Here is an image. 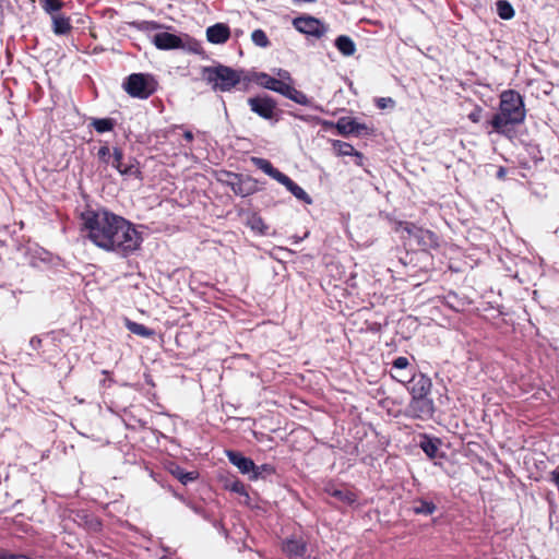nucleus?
<instances>
[{
	"mask_svg": "<svg viewBox=\"0 0 559 559\" xmlns=\"http://www.w3.org/2000/svg\"><path fill=\"white\" fill-rule=\"evenodd\" d=\"M80 230L95 247L129 259L142 250L147 226L136 224L106 206L86 205L78 215Z\"/></svg>",
	"mask_w": 559,
	"mask_h": 559,
	"instance_id": "nucleus-1",
	"label": "nucleus"
},
{
	"mask_svg": "<svg viewBox=\"0 0 559 559\" xmlns=\"http://www.w3.org/2000/svg\"><path fill=\"white\" fill-rule=\"evenodd\" d=\"M273 72L275 75L253 69V73L249 80H253L254 84L261 88L276 93L297 105L308 107L322 114H329V111L325 110L321 104L317 103L313 97H310L301 90L296 88V81L288 70L274 68Z\"/></svg>",
	"mask_w": 559,
	"mask_h": 559,
	"instance_id": "nucleus-2",
	"label": "nucleus"
},
{
	"mask_svg": "<svg viewBox=\"0 0 559 559\" xmlns=\"http://www.w3.org/2000/svg\"><path fill=\"white\" fill-rule=\"evenodd\" d=\"M526 117L524 96L516 90L509 88L500 94L499 108L487 121L493 131L511 139L513 127L524 122Z\"/></svg>",
	"mask_w": 559,
	"mask_h": 559,
	"instance_id": "nucleus-3",
	"label": "nucleus"
},
{
	"mask_svg": "<svg viewBox=\"0 0 559 559\" xmlns=\"http://www.w3.org/2000/svg\"><path fill=\"white\" fill-rule=\"evenodd\" d=\"M245 73L239 67L235 68L218 61H213V64L200 68L201 80L215 93L233 92L243 80L240 75Z\"/></svg>",
	"mask_w": 559,
	"mask_h": 559,
	"instance_id": "nucleus-4",
	"label": "nucleus"
},
{
	"mask_svg": "<svg viewBox=\"0 0 559 559\" xmlns=\"http://www.w3.org/2000/svg\"><path fill=\"white\" fill-rule=\"evenodd\" d=\"M152 44L158 50H182L189 53L199 55L202 59H209L200 40L187 33L171 29H162L151 36Z\"/></svg>",
	"mask_w": 559,
	"mask_h": 559,
	"instance_id": "nucleus-5",
	"label": "nucleus"
},
{
	"mask_svg": "<svg viewBox=\"0 0 559 559\" xmlns=\"http://www.w3.org/2000/svg\"><path fill=\"white\" fill-rule=\"evenodd\" d=\"M394 230L396 233H406L409 246H415L423 252H430V250H437L440 247V237L437 233L417 225L409 221H397L395 223Z\"/></svg>",
	"mask_w": 559,
	"mask_h": 559,
	"instance_id": "nucleus-6",
	"label": "nucleus"
},
{
	"mask_svg": "<svg viewBox=\"0 0 559 559\" xmlns=\"http://www.w3.org/2000/svg\"><path fill=\"white\" fill-rule=\"evenodd\" d=\"M122 90L132 98L147 99L158 88L156 75L150 72H133L122 80Z\"/></svg>",
	"mask_w": 559,
	"mask_h": 559,
	"instance_id": "nucleus-7",
	"label": "nucleus"
},
{
	"mask_svg": "<svg viewBox=\"0 0 559 559\" xmlns=\"http://www.w3.org/2000/svg\"><path fill=\"white\" fill-rule=\"evenodd\" d=\"M416 447L421 450L427 461L433 466L444 468L445 462L449 461L447 445L444 440L429 432H419L417 435Z\"/></svg>",
	"mask_w": 559,
	"mask_h": 559,
	"instance_id": "nucleus-8",
	"label": "nucleus"
},
{
	"mask_svg": "<svg viewBox=\"0 0 559 559\" xmlns=\"http://www.w3.org/2000/svg\"><path fill=\"white\" fill-rule=\"evenodd\" d=\"M292 24L298 33L316 39L322 38L329 29L323 20L308 13H299Z\"/></svg>",
	"mask_w": 559,
	"mask_h": 559,
	"instance_id": "nucleus-9",
	"label": "nucleus"
},
{
	"mask_svg": "<svg viewBox=\"0 0 559 559\" xmlns=\"http://www.w3.org/2000/svg\"><path fill=\"white\" fill-rule=\"evenodd\" d=\"M280 549L287 559H308L309 540L302 534L293 533L280 543Z\"/></svg>",
	"mask_w": 559,
	"mask_h": 559,
	"instance_id": "nucleus-10",
	"label": "nucleus"
},
{
	"mask_svg": "<svg viewBox=\"0 0 559 559\" xmlns=\"http://www.w3.org/2000/svg\"><path fill=\"white\" fill-rule=\"evenodd\" d=\"M440 495L436 491H428L412 498L408 511L417 516H433L439 510Z\"/></svg>",
	"mask_w": 559,
	"mask_h": 559,
	"instance_id": "nucleus-11",
	"label": "nucleus"
},
{
	"mask_svg": "<svg viewBox=\"0 0 559 559\" xmlns=\"http://www.w3.org/2000/svg\"><path fill=\"white\" fill-rule=\"evenodd\" d=\"M437 408L432 397L419 396L411 397L408 404L404 408V416L412 419L429 420L433 419Z\"/></svg>",
	"mask_w": 559,
	"mask_h": 559,
	"instance_id": "nucleus-12",
	"label": "nucleus"
},
{
	"mask_svg": "<svg viewBox=\"0 0 559 559\" xmlns=\"http://www.w3.org/2000/svg\"><path fill=\"white\" fill-rule=\"evenodd\" d=\"M340 135L343 138L372 136L376 133L373 126L361 121L355 116H342L338 118Z\"/></svg>",
	"mask_w": 559,
	"mask_h": 559,
	"instance_id": "nucleus-13",
	"label": "nucleus"
},
{
	"mask_svg": "<svg viewBox=\"0 0 559 559\" xmlns=\"http://www.w3.org/2000/svg\"><path fill=\"white\" fill-rule=\"evenodd\" d=\"M276 97L263 91L247 97L246 103L252 114L266 121L276 106Z\"/></svg>",
	"mask_w": 559,
	"mask_h": 559,
	"instance_id": "nucleus-14",
	"label": "nucleus"
},
{
	"mask_svg": "<svg viewBox=\"0 0 559 559\" xmlns=\"http://www.w3.org/2000/svg\"><path fill=\"white\" fill-rule=\"evenodd\" d=\"M29 265L34 269H39V263L47 265L55 272H59L67 267L64 260L58 254H53L49 250L36 245L35 249L29 250Z\"/></svg>",
	"mask_w": 559,
	"mask_h": 559,
	"instance_id": "nucleus-15",
	"label": "nucleus"
},
{
	"mask_svg": "<svg viewBox=\"0 0 559 559\" xmlns=\"http://www.w3.org/2000/svg\"><path fill=\"white\" fill-rule=\"evenodd\" d=\"M323 492L346 507H359L358 495L346 484H336L329 480L323 487Z\"/></svg>",
	"mask_w": 559,
	"mask_h": 559,
	"instance_id": "nucleus-16",
	"label": "nucleus"
},
{
	"mask_svg": "<svg viewBox=\"0 0 559 559\" xmlns=\"http://www.w3.org/2000/svg\"><path fill=\"white\" fill-rule=\"evenodd\" d=\"M229 189L240 198H247L255 194L262 190L259 186V178H254L250 175L239 174L238 179L235 182L229 183Z\"/></svg>",
	"mask_w": 559,
	"mask_h": 559,
	"instance_id": "nucleus-17",
	"label": "nucleus"
},
{
	"mask_svg": "<svg viewBox=\"0 0 559 559\" xmlns=\"http://www.w3.org/2000/svg\"><path fill=\"white\" fill-rule=\"evenodd\" d=\"M228 462L235 466L241 475L250 476L251 469L254 466V461L246 455L242 451L237 449H224Z\"/></svg>",
	"mask_w": 559,
	"mask_h": 559,
	"instance_id": "nucleus-18",
	"label": "nucleus"
},
{
	"mask_svg": "<svg viewBox=\"0 0 559 559\" xmlns=\"http://www.w3.org/2000/svg\"><path fill=\"white\" fill-rule=\"evenodd\" d=\"M409 379L411 382L405 388L411 397L429 396L431 394L432 381L427 374L418 371L416 376Z\"/></svg>",
	"mask_w": 559,
	"mask_h": 559,
	"instance_id": "nucleus-19",
	"label": "nucleus"
},
{
	"mask_svg": "<svg viewBox=\"0 0 559 559\" xmlns=\"http://www.w3.org/2000/svg\"><path fill=\"white\" fill-rule=\"evenodd\" d=\"M164 468L168 474H170L185 486L195 481L199 478V473L197 471H187L173 460L165 461Z\"/></svg>",
	"mask_w": 559,
	"mask_h": 559,
	"instance_id": "nucleus-20",
	"label": "nucleus"
},
{
	"mask_svg": "<svg viewBox=\"0 0 559 559\" xmlns=\"http://www.w3.org/2000/svg\"><path fill=\"white\" fill-rule=\"evenodd\" d=\"M240 215H246L245 225L259 237L271 236L270 226L257 211H241ZM274 233H272L273 235Z\"/></svg>",
	"mask_w": 559,
	"mask_h": 559,
	"instance_id": "nucleus-21",
	"label": "nucleus"
},
{
	"mask_svg": "<svg viewBox=\"0 0 559 559\" xmlns=\"http://www.w3.org/2000/svg\"><path fill=\"white\" fill-rule=\"evenodd\" d=\"M206 40L213 45L226 44L231 35V29L227 23L216 22L205 29Z\"/></svg>",
	"mask_w": 559,
	"mask_h": 559,
	"instance_id": "nucleus-22",
	"label": "nucleus"
},
{
	"mask_svg": "<svg viewBox=\"0 0 559 559\" xmlns=\"http://www.w3.org/2000/svg\"><path fill=\"white\" fill-rule=\"evenodd\" d=\"M289 116L297 119V120H300L302 122H308V123H313V124H317V126H321L322 127V130L323 131H331L333 129L336 130V134L340 135V124H338V119L336 121H332V120H326V119H323L319 116H314V115H307V114H302L300 111H288Z\"/></svg>",
	"mask_w": 559,
	"mask_h": 559,
	"instance_id": "nucleus-23",
	"label": "nucleus"
},
{
	"mask_svg": "<svg viewBox=\"0 0 559 559\" xmlns=\"http://www.w3.org/2000/svg\"><path fill=\"white\" fill-rule=\"evenodd\" d=\"M74 522L91 533H98L103 530V521L94 513L85 510H79L75 512Z\"/></svg>",
	"mask_w": 559,
	"mask_h": 559,
	"instance_id": "nucleus-24",
	"label": "nucleus"
},
{
	"mask_svg": "<svg viewBox=\"0 0 559 559\" xmlns=\"http://www.w3.org/2000/svg\"><path fill=\"white\" fill-rule=\"evenodd\" d=\"M278 183L284 186L285 189L299 202L307 205H311L313 203L311 195L288 175L285 174Z\"/></svg>",
	"mask_w": 559,
	"mask_h": 559,
	"instance_id": "nucleus-25",
	"label": "nucleus"
},
{
	"mask_svg": "<svg viewBox=\"0 0 559 559\" xmlns=\"http://www.w3.org/2000/svg\"><path fill=\"white\" fill-rule=\"evenodd\" d=\"M169 491L176 499L187 506L195 514L200 515L203 520H210V511L206 510L203 500H195L185 497L183 495L176 491L174 487H169Z\"/></svg>",
	"mask_w": 559,
	"mask_h": 559,
	"instance_id": "nucleus-26",
	"label": "nucleus"
},
{
	"mask_svg": "<svg viewBox=\"0 0 559 559\" xmlns=\"http://www.w3.org/2000/svg\"><path fill=\"white\" fill-rule=\"evenodd\" d=\"M250 162L254 165L263 174L272 178L273 180L280 182L282 177L285 175L282 170L273 165V163L264 157L251 156Z\"/></svg>",
	"mask_w": 559,
	"mask_h": 559,
	"instance_id": "nucleus-27",
	"label": "nucleus"
},
{
	"mask_svg": "<svg viewBox=\"0 0 559 559\" xmlns=\"http://www.w3.org/2000/svg\"><path fill=\"white\" fill-rule=\"evenodd\" d=\"M472 301L466 296H461L457 293L450 290L443 296V305L454 312H463Z\"/></svg>",
	"mask_w": 559,
	"mask_h": 559,
	"instance_id": "nucleus-28",
	"label": "nucleus"
},
{
	"mask_svg": "<svg viewBox=\"0 0 559 559\" xmlns=\"http://www.w3.org/2000/svg\"><path fill=\"white\" fill-rule=\"evenodd\" d=\"M51 17V29L57 36H67L72 31V24L70 16L64 13L55 14Z\"/></svg>",
	"mask_w": 559,
	"mask_h": 559,
	"instance_id": "nucleus-29",
	"label": "nucleus"
},
{
	"mask_svg": "<svg viewBox=\"0 0 559 559\" xmlns=\"http://www.w3.org/2000/svg\"><path fill=\"white\" fill-rule=\"evenodd\" d=\"M117 124V119L112 117H92L88 123V128L93 129L98 134H104L112 132Z\"/></svg>",
	"mask_w": 559,
	"mask_h": 559,
	"instance_id": "nucleus-30",
	"label": "nucleus"
},
{
	"mask_svg": "<svg viewBox=\"0 0 559 559\" xmlns=\"http://www.w3.org/2000/svg\"><path fill=\"white\" fill-rule=\"evenodd\" d=\"M334 47L343 57H352L357 50L354 39L346 34L337 35L333 41Z\"/></svg>",
	"mask_w": 559,
	"mask_h": 559,
	"instance_id": "nucleus-31",
	"label": "nucleus"
},
{
	"mask_svg": "<svg viewBox=\"0 0 559 559\" xmlns=\"http://www.w3.org/2000/svg\"><path fill=\"white\" fill-rule=\"evenodd\" d=\"M276 475V467L271 463H263L258 465L254 463L253 468L251 469L249 480L258 481V480H271L273 476Z\"/></svg>",
	"mask_w": 559,
	"mask_h": 559,
	"instance_id": "nucleus-32",
	"label": "nucleus"
},
{
	"mask_svg": "<svg viewBox=\"0 0 559 559\" xmlns=\"http://www.w3.org/2000/svg\"><path fill=\"white\" fill-rule=\"evenodd\" d=\"M123 325L129 332L143 338H153L156 335V331L154 329L133 321L128 317L123 318Z\"/></svg>",
	"mask_w": 559,
	"mask_h": 559,
	"instance_id": "nucleus-33",
	"label": "nucleus"
},
{
	"mask_svg": "<svg viewBox=\"0 0 559 559\" xmlns=\"http://www.w3.org/2000/svg\"><path fill=\"white\" fill-rule=\"evenodd\" d=\"M128 25L131 28H134L140 32H160L162 29H171V26H167L158 21L154 20H134L128 22Z\"/></svg>",
	"mask_w": 559,
	"mask_h": 559,
	"instance_id": "nucleus-34",
	"label": "nucleus"
},
{
	"mask_svg": "<svg viewBox=\"0 0 559 559\" xmlns=\"http://www.w3.org/2000/svg\"><path fill=\"white\" fill-rule=\"evenodd\" d=\"M333 153L338 157L350 156L353 157L357 151L353 144L344 142L342 140H330Z\"/></svg>",
	"mask_w": 559,
	"mask_h": 559,
	"instance_id": "nucleus-35",
	"label": "nucleus"
},
{
	"mask_svg": "<svg viewBox=\"0 0 559 559\" xmlns=\"http://www.w3.org/2000/svg\"><path fill=\"white\" fill-rule=\"evenodd\" d=\"M119 175L122 177L134 176L135 178L142 177V171L140 169V162L134 156H130L128 163H124L121 169H119Z\"/></svg>",
	"mask_w": 559,
	"mask_h": 559,
	"instance_id": "nucleus-36",
	"label": "nucleus"
},
{
	"mask_svg": "<svg viewBox=\"0 0 559 559\" xmlns=\"http://www.w3.org/2000/svg\"><path fill=\"white\" fill-rule=\"evenodd\" d=\"M497 15L504 21H510L515 15V10L509 0H497L495 2Z\"/></svg>",
	"mask_w": 559,
	"mask_h": 559,
	"instance_id": "nucleus-37",
	"label": "nucleus"
},
{
	"mask_svg": "<svg viewBox=\"0 0 559 559\" xmlns=\"http://www.w3.org/2000/svg\"><path fill=\"white\" fill-rule=\"evenodd\" d=\"M222 481H223V489H225L229 492L237 493L239 496L241 493L246 492L247 486L240 478H238L236 476H234L233 478H225Z\"/></svg>",
	"mask_w": 559,
	"mask_h": 559,
	"instance_id": "nucleus-38",
	"label": "nucleus"
},
{
	"mask_svg": "<svg viewBox=\"0 0 559 559\" xmlns=\"http://www.w3.org/2000/svg\"><path fill=\"white\" fill-rule=\"evenodd\" d=\"M251 40L257 47L260 48H269L272 44L266 32L262 28H255L252 31Z\"/></svg>",
	"mask_w": 559,
	"mask_h": 559,
	"instance_id": "nucleus-39",
	"label": "nucleus"
},
{
	"mask_svg": "<svg viewBox=\"0 0 559 559\" xmlns=\"http://www.w3.org/2000/svg\"><path fill=\"white\" fill-rule=\"evenodd\" d=\"M146 471L151 478L156 481L160 487L167 488L169 490L170 485H168V473L164 469H154L152 467L146 466Z\"/></svg>",
	"mask_w": 559,
	"mask_h": 559,
	"instance_id": "nucleus-40",
	"label": "nucleus"
},
{
	"mask_svg": "<svg viewBox=\"0 0 559 559\" xmlns=\"http://www.w3.org/2000/svg\"><path fill=\"white\" fill-rule=\"evenodd\" d=\"M146 471L151 478L156 481L160 487L167 488L169 490L170 485H168V473L164 469H154L152 467L146 466Z\"/></svg>",
	"mask_w": 559,
	"mask_h": 559,
	"instance_id": "nucleus-41",
	"label": "nucleus"
},
{
	"mask_svg": "<svg viewBox=\"0 0 559 559\" xmlns=\"http://www.w3.org/2000/svg\"><path fill=\"white\" fill-rule=\"evenodd\" d=\"M99 142H102L103 145L98 147L96 157L100 165L107 167L110 165L112 151H110L108 142H103L102 140H99Z\"/></svg>",
	"mask_w": 559,
	"mask_h": 559,
	"instance_id": "nucleus-42",
	"label": "nucleus"
},
{
	"mask_svg": "<svg viewBox=\"0 0 559 559\" xmlns=\"http://www.w3.org/2000/svg\"><path fill=\"white\" fill-rule=\"evenodd\" d=\"M239 174L240 173H234L231 170L221 169L215 173V178H216L217 182L229 188V183L235 182L238 179Z\"/></svg>",
	"mask_w": 559,
	"mask_h": 559,
	"instance_id": "nucleus-43",
	"label": "nucleus"
},
{
	"mask_svg": "<svg viewBox=\"0 0 559 559\" xmlns=\"http://www.w3.org/2000/svg\"><path fill=\"white\" fill-rule=\"evenodd\" d=\"M418 368L417 367H412L409 368V370H407L406 372L404 371H400V372H395V371H390V376L391 378L396 381V382H400L402 383L404 386H406V384L408 382H411V379L413 376H416V373H418Z\"/></svg>",
	"mask_w": 559,
	"mask_h": 559,
	"instance_id": "nucleus-44",
	"label": "nucleus"
},
{
	"mask_svg": "<svg viewBox=\"0 0 559 559\" xmlns=\"http://www.w3.org/2000/svg\"><path fill=\"white\" fill-rule=\"evenodd\" d=\"M40 5L46 14L52 16L60 13L63 2L62 0H40Z\"/></svg>",
	"mask_w": 559,
	"mask_h": 559,
	"instance_id": "nucleus-45",
	"label": "nucleus"
},
{
	"mask_svg": "<svg viewBox=\"0 0 559 559\" xmlns=\"http://www.w3.org/2000/svg\"><path fill=\"white\" fill-rule=\"evenodd\" d=\"M414 367L409 359L405 356H397L395 358L392 359L391 361V370L390 371H395V372H400V371H404L406 372L407 370H409V368Z\"/></svg>",
	"mask_w": 559,
	"mask_h": 559,
	"instance_id": "nucleus-46",
	"label": "nucleus"
},
{
	"mask_svg": "<svg viewBox=\"0 0 559 559\" xmlns=\"http://www.w3.org/2000/svg\"><path fill=\"white\" fill-rule=\"evenodd\" d=\"M124 164V151L120 146L112 147L111 162L110 165L114 169L119 173V169Z\"/></svg>",
	"mask_w": 559,
	"mask_h": 559,
	"instance_id": "nucleus-47",
	"label": "nucleus"
},
{
	"mask_svg": "<svg viewBox=\"0 0 559 559\" xmlns=\"http://www.w3.org/2000/svg\"><path fill=\"white\" fill-rule=\"evenodd\" d=\"M289 110H284L280 107V100L277 99L276 100V106L274 109H272V112H271V117L270 119L266 120V122L271 126V127H275L281 120H283V117L285 114H288Z\"/></svg>",
	"mask_w": 559,
	"mask_h": 559,
	"instance_id": "nucleus-48",
	"label": "nucleus"
},
{
	"mask_svg": "<svg viewBox=\"0 0 559 559\" xmlns=\"http://www.w3.org/2000/svg\"><path fill=\"white\" fill-rule=\"evenodd\" d=\"M239 69L246 73L240 75L243 80L239 83V86L236 90L241 92H249L251 83H254L253 80H249L253 73V69H246L241 67H239Z\"/></svg>",
	"mask_w": 559,
	"mask_h": 559,
	"instance_id": "nucleus-49",
	"label": "nucleus"
},
{
	"mask_svg": "<svg viewBox=\"0 0 559 559\" xmlns=\"http://www.w3.org/2000/svg\"><path fill=\"white\" fill-rule=\"evenodd\" d=\"M525 151L535 164L544 159L539 150V145L536 143H526Z\"/></svg>",
	"mask_w": 559,
	"mask_h": 559,
	"instance_id": "nucleus-50",
	"label": "nucleus"
},
{
	"mask_svg": "<svg viewBox=\"0 0 559 559\" xmlns=\"http://www.w3.org/2000/svg\"><path fill=\"white\" fill-rule=\"evenodd\" d=\"M483 310L485 312H490L492 318H498L502 316H507V312L504 311V308L502 305H492L491 302H486L484 305Z\"/></svg>",
	"mask_w": 559,
	"mask_h": 559,
	"instance_id": "nucleus-51",
	"label": "nucleus"
},
{
	"mask_svg": "<svg viewBox=\"0 0 559 559\" xmlns=\"http://www.w3.org/2000/svg\"><path fill=\"white\" fill-rule=\"evenodd\" d=\"M0 559H34L28 554L13 552L8 549H0Z\"/></svg>",
	"mask_w": 559,
	"mask_h": 559,
	"instance_id": "nucleus-52",
	"label": "nucleus"
},
{
	"mask_svg": "<svg viewBox=\"0 0 559 559\" xmlns=\"http://www.w3.org/2000/svg\"><path fill=\"white\" fill-rule=\"evenodd\" d=\"M206 522L211 523V525L223 536L228 537L229 532L224 526L223 522L221 520H216L212 512H210V520H205Z\"/></svg>",
	"mask_w": 559,
	"mask_h": 559,
	"instance_id": "nucleus-53",
	"label": "nucleus"
},
{
	"mask_svg": "<svg viewBox=\"0 0 559 559\" xmlns=\"http://www.w3.org/2000/svg\"><path fill=\"white\" fill-rule=\"evenodd\" d=\"M373 103L374 106L381 110L386 108H393L396 104L392 97H376Z\"/></svg>",
	"mask_w": 559,
	"mask_h": 559,
	"instance_id": "nucleus-54",
	"label": "nucleus"
},
{
	"mask_svg": "<svg viewBox=\"0 0 559 559\" xmlns=\"http://www.w3.org/2000/svg\"><path fill=\"white\" fill-rule=\"evenodd\" d=\"M483 107L479 106V105H475L474 108L469 111V114L467 115V118L474 122V123H478L480 120H481V117H483Z\"/></svg>",
	"mask_w": 559,
	"mask_h": 559,
	"instance_id": "nucleus-55",
	"label": "nucleus"
},
{
	"mask_svg": "<svg viewBox=\"0 0 559 559\" xmlns=\"http://www.w3.org/2000/svg\"><path fill=\"white\" fill-rule=\"evenodd\" d=\"M353 157H354L355 165L364 168V170L369 174V170L365 166V162H366L365 155L360 151L357 150Z\"/></svg>",
	"mask_w": 559,
	"mask_h": 559,
	"instance_id": "nucleus-56",
	"label": "nucleus"
},
{
	"mask_svg": "<svg viewBox=\"0 0 559 559\" xmlns=\"http://www.w3.org/2000/svg\"><path fill=\"white\" fill-rule=\"evenodd\" d=\"M548 480L557 488L559 492V465L549 472Z\"/></svg>",
	"mask_w": 559,
	"mask_h": 559,
	"instance_id": "nucleus-57",
	"label": "nucleus"
},
{
	"mask_svg": "<svg viewBox=\"0 0 559 559\" xmlns=\"http://www.w3.org/2000/svg\"><path fill=\"white\" fill-rule=\"evenodd\" d=\"M253 437L259 442H264V441L273 442L274 441V438L272 436L264 433V432L253 431Z\"/></svg>",
	"mask_w": 559,
	"mask_h": 559,
	"instance_id": "nucleus-58",
	"label": "nucleus"
},
{
	"mask_svg": "<svg viewBox=\"0 0 559 559\" xmlns=\"http://www.w3.org/2000/svg\"><path fill=\"white\" fill-rule=\"evenodd\" d=\"M41 344H43V340L40 336L38 335H34L31 340H29V347L34 350H39V348L41 347Z\"/></svg>",
	"mask_w": 559,
	"mask_h": 559,
	"instance_id": "nucleus-59",
	"label": "nucleus"
},
{
	"mask_svg": "<svg viewBox=\"0 0 559 559\" xmlns=\"http://www.w3.org/2000/svg\"><path fill=\"white\" fill-rule=\"evenodd\" d=\"M240 497L243 498V500L240 502L241 504H243L245 507H247L249 509H254L255 508L252 504L251 497H250L249 491H248V487L246 488V492L241 493Z\"/></svg>",
	"mask_w": 559,
	"mask_h": 559,
	"instance_id": "nucleus-60",
	"label": "nucleus"
},
{
	"mask_svg": "<svg viewBox=\"0 0 559 559\" xmlns=\"http://www.w3.org/2000/svg\"><path fill=\"white\" fill-rule=\"evenodd\" d=\"M508 175V168L504 166H499L496 171V178L498 180H504Z\"/></svg>",
	"mask_w": 559,
	"mask_h": 559,
	"instance_id": "nucleus-61",
	"label": "nucleus"
},
{
	"mask_svg": "<svg viewBox=\"0 0 559 559\" xmlns=\"http://www.w3.org/2000/svg\"><path fill=\"white\" fill-rule=\"evenodd\" d=\"M183 139H185L186 141H188V142H192V141L194 140V135H193V133H192L191 131L186 130V131L183 132Z\"/></svg>",
	"mask_w": 559,
	"mask_h": 559,
	"instance_id": "nucleus-62",
	"label": "nucleus"
},
{
	"mask_svg": "<svg viewBox=\"0 0 559 559\" xmlns=\"http://www.w3.org/2000/svg\"><path fill=\"white\" fill-rule=\"evenodd\" d=\"M144 380L145 382L151 385V386H155V383L153 381V378L150 373H144Z\"/></svg>",
	"mask_w": 559,
	"mask_h": 559,
	"instance_id": "nucleus-63",
	"label": "nucleus"
},
{
	"mask_svg": "<svg viewBox=\"0 0 559 559\" xmlns=\"http://www.w3.org/2000/svg\"><path fill=\"white\" fill-rule=\"evenodd\" d=\"M7 230L10 234L12 240H14L15 238H19L17 237V231H16L15 228L11 229L10 226H7Z\"/></svg>",
	"mask_w": 559,
	"mask_h": 559,
	"instance_id": "nucleus-64",
	"label": "nucleus"
}]
</instances>
